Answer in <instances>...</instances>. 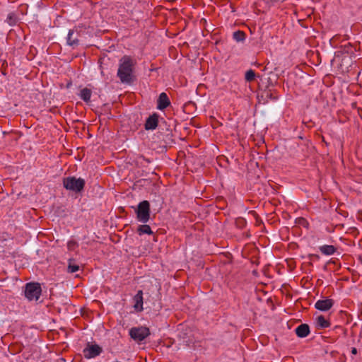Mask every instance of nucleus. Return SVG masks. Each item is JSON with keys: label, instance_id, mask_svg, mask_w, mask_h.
<instances>
[{"label": "nucleus", "instance_id": "1", "mask_svg": "<svg viewBox=\"0 0 362 362\" xmlns=\"http://www.w3.org/2000/svg\"><path fill=\"white\" fill-rule=\"evenodd\" d=\"M136 63V61L128 55H124L119 59L117 76L122 83L131 85L136 79L134 75Z\"/></svg>", "mask_w": 362, "mask_h": 362}, {"label": "nucleus", "instance_id": "2", "mask_svg": "<svg viewBox=\"0 0 362 362\" xmlns=\"http://www.w3.org/2000/svg\"><path fill=\"white\" fill-rule=\"evenodd\" d=\"M62 184L66 190L75 194H81L84 190L86 181L81 177L68 176L63 178Z\"/></svg>", "mask_w": 362, "mask_h": 362}, {"label": "nucleus", "instance_id": "3", "mask_svg": "<svg viewBox=\"0 0 362 362\" xmlns=\"http://www.w3.org/2000/svg\"><path fill=\"white\" fill-rule=\"evenodd\" d=\"M134 209L136 220L142 223H146L151 218V205L147 200L139 203L136 206H132Z\"/></svg>", "mask_w": 362, "mask_h": 362}, {"label": "nucleus", "instance_id": "4", "mask_svg": "<svg viewBox=\"0 0 362 362\" xmlns=\"http://www.w3.org/2000/svg\"><path fill=\"white\" fill-rule=\"evenodd\" d=\"M42 293V288L37 282H29L25 286L24 294L29 300H37Z\"/></svg>", "mask_w": 362, "mask_h": 362}, {"label": "nucleus", "instance_id": "5", "mask_svg": "<svg viewBox=\"0 0 362 362\" xmlns=\"http://www.w3.org/2000/svg\"><path fill=\"white\" fill-rule=\"evenodd\" d=\"M129 334L130 337L137 343H141L151 334L149 328L144 326L132 327Z\"/></svg>", "mask_w": 362, "mask_h": 362}, {"label": "nucleus", "instance_id": "6", "mask_svg": "<svg viewBox=\"0 0 362 362\" xmlns=\"http://www.w3.org/2000/svg\"><path fill=\"white\" fill-rule=\"evenodd\" d=\"M103 352V349L99 345L88 343L83 353L86 358H93L99 356Z\"/></svg>", "mask_w": 362, "mask_h": 362}, {"label": "nucleus", "instance_id": "7", "mask_svg": "<svg viewBox=\"0 0 362 362\" xmlns=\"http://www.w3.org/2000/svg\"><path fill=\"white\" fill-rule=\"evenodd\" d=\"M159 115L157 113H153L148 117L144 124V128L146 130H154L158 125Z\"/></svg>", "mask_w": 362, "mask_h": 362}, {"label": "nucleus", "instance_id": "8", "mask_svg": "<svg viewBox=\"0 0 362 362\" xmlns=\"http://www.w3.org/2000/svg\"><path fill=\"white\" fill-rule=\"evenodd\" d=\"M334 303V300L330 298L318 300L315 304V308L320 311L326 312L332 308Z\"/></svg>", "mask_w": 362, "mask_h": 362}, {"label": "nucleus", "instance_id": "9", "mask_svg": "<svg viewBox=\"0 0 362 362\" xmlns=\"http://www.w3.org/2000/svg\"><path fill=\"white\" fill-rule=\"evenodd\" d=\"M170 105V101L168 95L163 92L161 93L157 100V109L159 110H164Z\"/></svg>", "mask_w": 362, "mask_h": 362}, {"label": "nucleus", "instance_id": "10", "mask_svg": "<svg viewBox=\"0 0 362 362\" xmlns=\"http://www.w3.org/2000/svg\"><path fill=\"white\" fill-rule=\"evenodd\" d=\"M143 300V291L141 290H139L133 298V301L134 303V308L136 312H141L144 310Z\"/></svg>", "mask_w": 362, "mask_h": 362}, {"label": "nucleus", "instance_id": "11", "mask_svg": "<svg viewBox=\"0 0 362 362\" xmlns=\"http://www.w3.org/2000/svg\"><path fill=\"white\" fill-rule=\"evenodd\" d=\"M78 33L77 30H69L66 37L67 45L70 46H77L79 45V40L78 39Z\"/></svg>", "mask_w": 362, "mask_h": 362}, {"label": "nucleus", "instance_id": "12", "mask_svg": "<svg viewBox=\"0 0 362 362\" xmlns=\"http://www.w3.org/2000/svg\"><path fill=\"white\" fill-rule=\"evenodd\" d=\"M296 334L300 338H305L310 334V326L308 324H301L295 329Z\"/></svg>", "mask_w": 362, "mask_h": 362}, {"label": "nucleus", "instance_id": "13", "mask_svg": "<svg viewBox=\"0 0 362 362\" xmlns=\"http://www.w3.org/2000/svg\"><path fill=\"white\" fill-rule=\"evenodd\" d=\"M270 86L273 87L274 85L272 82L269 80V84L267 86V88L264 90L262 95V98L265 97L267 99H270L273 100H276L278 98V96H275L272 93V90L270 88Z\"/></svg>", "mask_w": 362, "mask_h": 362}, {"label": "nucleus", "instance_id": "14", "mask_svg": "<svg viewBox=\"0 0 362 362\" xmlns=\"http://www.w3.org/2000/svg\"><path fill=\"white\" fill-rule=\"evenodd\" d=\"M316 325L318 329H325L329 327L331 323L323 315H320L316 318Z\"/></svg>", "mask_w": 362, "mask_h": 362}, {"label": "nucleus", "instance_id": "15", "mask_svg": "<svg viewBox=\"0 0 362 362\" xmlns=\"http://www.w3.org/2000/svg\"><path fill=\"white\" fill-rule=\"evenodd\" d=\"M136 233L139 235H144V234H147V235H152L153 233L151 228V227L146 224V223H144L142 225H139L137 228V230H136Z\"/></svg>", "mask_w": 362, "mask_h": 362}, {"label": "nucleus", "instance_id": "16", "mask_svg": "<svg viewBox=\"0 0 362 362\" xmlns=\"http://www.w3.org/2000/svg\"><path fill=\"white\" fill-rule=\"evenodd\" d=\"M320 251L325 255H333L337 248L334 245H325L320 247Z\"/></svg>", "mask_w": 362, "mask_h": 362}, {"label": "nucleus", "instance_id": "17", "mask_svg": "<svg viewBox=\"0 0 362 362\" xmlns=\"http://www.w3.org/2000/svg\"><path fill=\"white\" fill-rule=\"evenodd\" d=\"M92 91L88 88H84L81 90L79 96L86 103H88L90 100Z\"/></svg>", "mask_w": 362, "mask_h": 362}, {"label": "nucleus", "instance_id": "18", "mask_svg": "<svg viewBox=\"0 0 362 362\" xmlns=\"http://www.w3.org/2000/svg\"><path fill=\"white\" fill-rule=\"evenodd\" d=\"M246 34L241 30L235 31L233 33V38L237 42H243L245 40Z\"/></svg>", "mask_w": 362, "mask_h": 362}, {"label": "nucleus", "instance_id": "19", "mask_svg": "<svg viewBox=\"0 0 362 362\" xmlns=\"http://www.w3.org/2000/svg\"><path fill=\"white\" fill-rule=\"evenodd\" d=\"M18 17L14 13H10L8 14L6 21L10 25H14L18 22Z\"/></svg>", "mask_w": 362, "mask_h": 362}, {"label": "nucleus", "instance_id": "20", "mask_svg": "<svg viewBox=\"0 0 362 362\" xmlns=\"http://www.w3.org/2000/svg\"><path fill=\"white\" fill-rule=\"evenodd\" d=\"M256 74L254 70L249 69L245 72V78L247 82H251L255 80Z\"/></svg>", "mask_w": 362, "mask_h": 362}, {"label": "nucleus", "instance_id": "21", "mask_svg": "<svg viewBox=\"0 0 362 362\" xmlns=\"http://www.w3.org/2000/svg\"><path fill=\"white\" fill-rule=\"evenodd\" d=\"M71 261L72 259H70L69 260V265H68V267H67V272L69 273H75L76 272H78L79 270V266L77 265V264H71Z\"/></svg>", "mask_w": 362, "mask_h": 362}, {"label": "nucleus", "instance_id": "22", "mask_svg": "<svg viewBox=\"0 0 362 362\" xmlns=\"http://www.w3.org/2000/svg\"><path fill=\"white\" fill-rule=\"evenodd\" d=\"M78 246V243L75 240H69L67 243V247L69 250H74Z\"/></svg>", "mask_w": 362, "mask_h": 362}, {"label": "nucleus", "instance_id": "23", "mask_svg": "<svg viewBox=\"0 0 362 362\" xmlns=\"http://www.w3.org/2000/svg\"><path fill=\"white\" fill-rule=\"evenodd\" d=\"M236 224L240 227V228H243L245 226L246 224V221L243 218H239L236 220Z\"/></svg>", "mask_w": 362, "mask_h": 362}, {"label": "nucleus", "instance_id": "24", "mask_svg": "<svg viewBox=\"0 0 362 362\" xmlns=\"http://www.w3.org/2000/svg\"><path fill=\"white\" fill-rule=\"evenodd\" d=\"M172 136H173V135H172V134H171V133L168 134L166 135V136H165V137H166V139H165V142L166 144H175V141L173 139H171Z\"/></svg>", "mask_w": 362, "mask_h": 362}, {"label": "nucleus", "instance_id": "25", "mask_svg": "<svg viewBox=\"0 0 362 362\" xmlns=\"http://www.w3.org/2000/svg\"><path fill=\"white\" fill-rule=\"evenodd\" d=\"M312 257H314L315 259H320V256L318 255H315V254L309 255L310 259H311Z\"/></svg>", "mask_w": 362, "mask_h": 362}, {"label": "nucleus", "instance_id": "26", "mask_svg": "<svg viewBox=\"0 0 362 362\" xmlns=\"http://www.w3.org/2000/svg\"><path fill=\"white\" fill-rule=\"evenodd\" d=\"M102 110H103V111L109 110V107H108L107 105H104L103 107H102Z\"/></svg>", "mask_w": 362, "mask_h": 362}, {"label": "nucleus", "instance_id": "27", "mask_svg": "<svg viewBox=\"0 0 362 362\" xmlns=\"http://www.w3.org/2000/svg\"><path fill=\"white\" fill-rule=\"evenodd\" d=\"M351 354H354V355H355V354H357V349H356V348H355V347H353V348L351 349Z\"/></svg>", "mask_w": 362, "mask_h": 362}, {"label": "nucleus", "instance_id": "28", "mask_svg": "<svg viewBox=\"0 0 362 362\" xmlns=\"http://www.w3.org/2000/svg\"><path fill=\"white\" fill-rule=\"evenodd\" d=\"M142 157H143V158H144V160L145 161H146V162H147V163H151V160H150V159L146 158H145L144 156H142Z\"/></svg>", "mask_w": 362, "mask_h": 362}, {"label": "nucleus", "instance_id": "29", "mask_svg": "<svg viewBox=\"0 0 362 362\" xmlns=\"http://www.w3.org/2000/svg\"><path fill=\"white\" fill-rule=\"evenodd\" d=\"M346 52H351V53L353 52L352 50H349V47L347 48V49H346Z\"/></svg>", "mask_w": 362, "mask_h": 362}, {"label": "nucleus", "instance_id": "30", "mask_svg": "<svg viewBox=\"0 0 362 362\" xmlns=\"http://www.w3.org/2000/svg\"><path fill=\"white\" fill-rule=\"evenodd\" d=\"M71 85V83L67 84V87H69Z\"/></svg>", "mask_w": 362, "mask_h": 362}]
</instances>
